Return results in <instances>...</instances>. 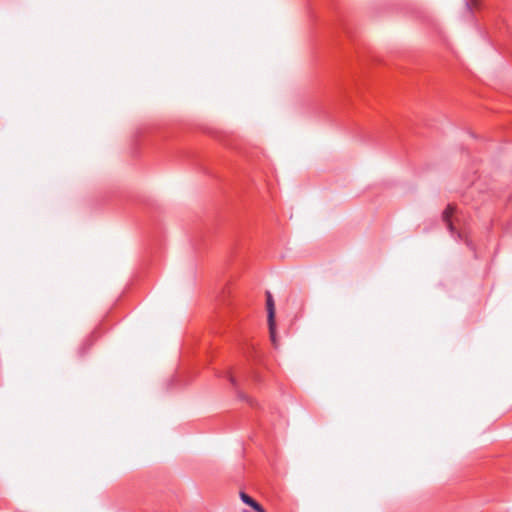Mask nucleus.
Listing matches in <instances>:
<instances>
[{"label": "nucleus", "instance_id": "7ed1b4c3", "mask_svg": "<svg viewBox=\"0 0 512 512\" xmlns=\"http://www.w3.org/2000/svg\"><path fill=\"white\" fill-rule=\"evenodd\" d=\"M226 376H227V378L229 379V381H230L233 385H235V379H234L233 375H232L230 372H227V373H226Z\"/></svg>", "mask_w": 512, "mask_h": 512}, {"label": "nucleus", "instance_id": "f03ea898", "mask_svg": "<svg viewBox=\"0 0 512 512\" xmlns=\"http://www.w3.org/2000/svg\"><path fill=\"white\" fill-rule=\"evenodd\" d=\"M266 308H267V314H268V325H269V332L270 337L274 345H276V338H275V304L272 297V294L270 292H266Z\"/></svg>", "mask_w": 512, "mask_h": 512}, {"label": "nucleus", "instance_id": "f257e3e1", "mask_svg": "<svg viewBox=\"0 0 512 512\" xmlns=\"http://www.w3.org/2000/svg\"><path fill=\"white\" fill-rule=\"evenodd\" d=\"M455 213H456V208L452 204H449L446 207V209L443 211L442 219L446 223L447 228L449 229L452 236H455V237H457V239L464 241L467 244V246H471L472 245L471 241L468 239L466 234L464 232L456 231V228L452 221V218L455 215Z\"/></svg>", "mask_w": 512, "mask_h": 512}, {"label": "nucleus", "instance_id": "39448f33", "mask_svg": "<svg viewBox=\"0 0 512 512\" xmlns=\"http://www.w3.org/2000/svg\"><path fill=\"white\" fill-rule=\"evenodd\" d=\"M471 2H472L473 5H475V6L477 5V1L476 0H472Z\"/></svg>", "mask_w": 512, "mask_h": 512}, {"label": "nucleus", "instance_id": "20e7f679", "mask_svg": "<svg viewBox=\"0 0 512 512\" xmlns=\"http://www.w3.org/2000/svg\"><path fill=\"white\" fill-rule=\"evenodd\" d=\"M466 9L471 13L472 12V7H471V4L470 3H466Z\"/></svg>", "mask_w": 512, "mask_h": 512}]
</instances>
